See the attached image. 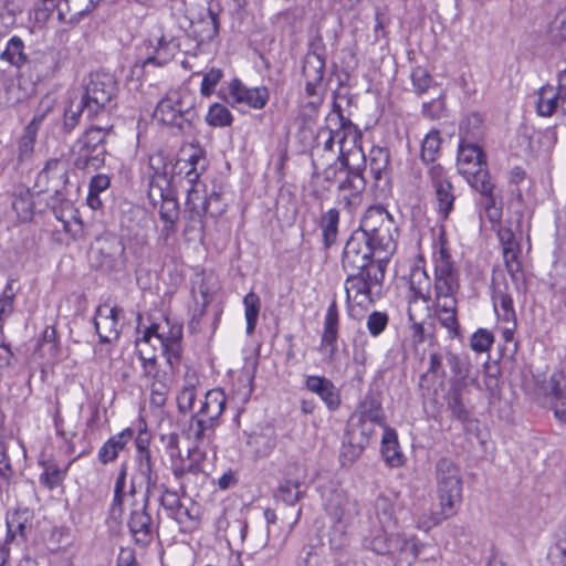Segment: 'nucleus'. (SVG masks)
Returning a JSON list of instances; mask_svg holds the SVG:
<instances>
[{
  "mask_svg": "<svg viewBox=\"0 0 566 566\" xmlns=\"http://www.w3.org/2000/svg\"><path fill=\"white\" fill-rule=\"evenodd\" d=\"M481 134V118L469 116L460 125V144L458 148V172L485 200L484 206L491 221L501 218V207L497 205L495 185L493 184L480 146L474 143Z\"/></svg>",
  "mask_w": 566,
  "mask_h": 566,
  "instance_id": "obj_1",
  "label": "nucleus"
},
{
  "mask_svg": "<svg viewBox=\"0 0 566 566\" xmlns=\"http://www.w3.org/2000/svg\"><path fill=\"white\" fill-rule=\"evenodd\" d=\"M376 251L384 253V259L396 249L398 228L394 217L382 206H371L364 213L359 228Z\"/></svg>",
  "mask_w": 566,
  "mask_h": 566,
  "instance_id": "obj_2",
  "label": "nucleus"
},
{
  "mask_svg": "<svg viewBox=\"0 0 566 566\" xmlns=\"http://www.w3.org/2000/svg\"><path fill=\"white\" fill-rule=\"evenodd\" d=\"M227 397L221 389H211L206 392L200 408L195 412L187 426L184 428V434L189 441L205 443L209 441L219 424V419L226 408Z\"/></svg>",
  "mask_w": 566,
  "mask_h": 566,
  "instance_id": "obj_3",
  "label": "nucleus"
},
{
  "mask_svg": "<svg viewBox=\"0 0 566 566\" xmlns=\"http://www.w3.org/2000/svg\"><path fill=\"white\" fill-rule=\"evenodd\" d=\"M154 117L180 132L190 129L197 117L193 95L186 88L168 92L158 102Z\"/></svg>",
  "mask_w": 566,
  "mask_h": 566,
  "instance_id": "obj_4",
  "label": "nucleus"
},
{
  "mask_svg": "<svg viewBox=\"0 0 566 566\" xmlns=\"http://www.w3.org/2000/svg\"><path fill=\"white\" fill-rule=\"evenodd\" d=\"M118 85L109 73H92L84 86L81 101L87 109V118L108 114L116 105Z\"/></svg>",
  "mask_w": 566,
  "mask_h": 566,
  "instance_id": "obj_5",
  "label": "nucleus"
},
{
  "mask_svg": "<svg viewBox=\"0 0 566 566\" xmlns=\"http://www.w3.org/2000/svg\"><path fill=\"white\" fill-rule=\"evenodd\" d=\"M385 265H371L365 270L347 272L345 292L347 302H354L360 307H367L378 296L385 279Z\"/></svg>",
  "mask_w": 566,
  "mask_h": 566,
  "instance_id": "obj_6",
  "label": "nucleus"
},
{
  "mask_svg": "<svg viewBox=\"0 0 566 566\" xmlns=\"http://www.w3.org/2000/svg\"><path fill=\"white\" fill-rule=\"evenodd\" d=\"M439 505L455 514L462 502V475L459 465L449 458H441L434 467Z\"/></svg>",
  "mask_w": 566,
  "mask_h": 566,
  "instance_id": "obj_7",
  "label": "nucleus"
},
{
  "mask_svg": "<svg viewBox=\"0 0 566 566\" xmlns=\"http://www.w3.org/2000/svg\"><path fill=\"white\" fill-rule=\"evenodd\" d=\"M181 338L182 326L165 318L161 323L151 324L145 331L144 336L137 339V342L147 346L153 340L157 342L161 353L166 357V363L171 370L175 371L181 358Z\"/></svg>",
  "mask_w": 566,
  "mask_h": 566,
  "instance_id": "obj_8",
  "label": "nucleus"
},
{
  "mask_svg": "<svg viewBox=\"0 0 566 566\" xmlns=\"http://www.w3.org/2000/svg\"><path fill=\"white\" fill-rule=\"evenodd\" d=\"M433 263L436 301L457 298L455 295L460 287L459 272L444 243H440L434 251Z\"/></svg>",
  "mask_w": 566,
  "mask_h": 566,
  "instance_id": "obj_9",
  "label": "nucleus"
},
{
  "mask_svg": "<svg viewBox=\"0 0 566 566\" xmlns=\"http://www.w3.org/2000/svg\"><path fill=\"white\" fill-rule=\"evenodd\" d=\"M380 254L369 244L368 239L364 237L357 229L347 240L343 255L342 266L345 272H356V270H365L371 265H385L382 259H374V255Z\"/></svg>",
  "mask_w": 566,
  "mask_h": 566,
  "instance_id": "obj_10",
  "label": "nucleus"
},
{
  "mask_svg": "<svg viewBox=\"0 0 566 566\" xmlns=\"http://www.w3.org/2000/svg\"><path fill=\"white\" fill-rule=\"evenodd\" d=\"M182 187L187 191L186 207L191 213L192 220H201L206 214L218 217L223 212L221 207L212 208L213 201L220 200V193L212 191L209 196L206 191V185L197 179L193 182H185Z\"/></svg>",
  "mask_w": 566,
  "mask_h": 566,
  "instance_id": "obj_11",
  "label": "nucleus"
},
{
  "mask_svg": "<svg viewBox=\"0 0 566 566\" xmlns=\"http://www.w3.org/2000/svg\"><path fill=\"white\" fill-rule=\"evenodd\" d=\"M328 122L336 120L338 128L333 129L329 126L322 127L317 132L315 150H323L326 153L334 151V145H339V150L344 149V144L348 135H357L356 126L348 119L345 118L342 108L335 105L334 112L327 117Z\"/></svg>",
  "mask_w": 566,
  "mask_h": 566,
  "instance_id": "obj_12",
  "label": "nucleus"
},
{
  "mask_svg": "<svg viewBox=\"0 0 566 566\" xmlns=\"http://www.w3.org/2000/svg\"><path fill=\"white\" fill-rule=\"evenodd\" d=\"M427 177L434 193L438 213L442 219H448L455 201L448 171L440 164H433L428 168Z\"/></svg>",
  "mask_w": 566,
  "mask_h": 566,
  "instance_id": "obj_13",
  "label": "nucleus"
},
{
  "mask_svg": "<svg viewBox=\"0 0 566 566\" xmlns=\"http://www.w3.org/2000/svg\"><path fill=\"white\" fill-rule=\"evenodd\" d=\"M538 396L551 406L555 417L566 422V374L556 369L543 380L537 381Z\"/></svg>",
  "mask_w": 566,
  "mask_h": 566,
  "instance_id": "obj_14",
  "label": "nucleus"
},
{
  "mask_svg": "<svg viewBox=\"0 0 566 566\" xmlns=\"http://www.w3.org/2000/svg\"><path fill=\"white\" fill-rule=\"evenodd\" d=\"M67 184L69 169L66 164L61 159L52 158L38 174L34 187L39 192L52 193L56 200L62 201Z\"/></svg>",
  "mask_w": 566,
  "mask_h": 566,
  "instance_id": "obj_15",
  "label": "nucleus"
},
{
  "mask_svg": "<svg viewBox=\"0 0 566 566\" xmlns=\"http://www.w3.org/2000/svg\"><path fill=\"white\" fill-rule=\"evenodd\" d=\"M338 328L339 314L337 302L336 298L334 297L331 304L328 305L324 317V328L318 346V352L322 355L323 361L326 365L333 367H335L336 365V355L338 350Z\"/></svg>",
  "mask_w": 566,
  "mask_h": 566,
  "instance_id": "obj_16",
  "label": "nucleus"
},
{
  "mask_svg": "<svg viewBox=\"0 0 566 566\" xmlns=\"http://www.w3.org/2000/svg\"><path fill=\"white\" fill-rule=\"evenodd\" d=\"M149 504H145L140 507L134 509L130 512L128 521L129 532L135 543L142 547L148 546L158 533V526L155 524L151 515L149 514Z\"/></svg>",
  "mask_w": 566,
  "mask_h": 566,
  "instance_id": "obj_17",
  "label": "nucleus"
},
{
  "mask_svg": "<svg viewBox=\"0 0 566 566\" xmlns=\"http://www.w3.org/2000/svg\"><path fill=\"white\" fill-rule=\"evenodd\" d=\"M96 0H56L52 9H45L38 18L48 19L56 14L59 22L74 24L93 10Z\"/></svg>",
  "mask_w": 566,
  "mask_h": 566,
  "instance_id": "obj_18",
  "label": "nucleus"
},
{
  "mask_svg": "<svg viewBox=\"0 0 566 566\" xmlns=\"http://www.w3.org/2000/svg\"><path fill=\"white\" fill-rule=\"evenodd\" d=\"M344 175L337 185L338 200L344 207L352 209L361 202L366 179L364 175H359V166L352 167L350 171Z\"/></svg>",
  "mask_w": 566,
  "mask_h": 566,
  "instance_id": "obj_19",
  "label": "nucleus"
},
{
  "mask_svg": "<svg viewBox=\"0 0 566 566\" xmlns=\"http://www.w3.org/2000/svg\"><path fill=\"white\" fill-rule=\"evenodd\" d=\"M156 499L165 510L168 517L175 520L179 525L189 527L196 522L192 510L185 506L177 492L170 490L167 485L157 493Z\"/></svg>",
  "mask_w": 566,
  "mask_h": 566,
  "instance_id": "obj_20",
  "label": "nucleus"
},
{
  "mask_svg": "<svg viewBox=\"0 0 566 566\" xmlns=\"http://www.w3.org/2000/svg\"><path fill=\"white\" fill-rule=\"evenodd\" d=\"M229 96L234 104H245L254 109H262L269 102L270 92L265 86L247 87L238 78L229 85Z\"/></svg>",
  "mask_w": 566,
  "mask_h": 566,
  "instance_id": "obj_21",
  "label": "nucleus"
},
{
  "mask_svg": "<svg viewBox=\"0 0 566 566\" xmlns=\"http://www.w3.org/2000/svg\"><path fill=\"white\" fill-rule=\"evenodd\" d=\"M33 512L29 509H17L9 513L6 518L8 543H24L32 532Z\"/></svg>",
  "mask_w": 566,
  "mask_h": 566,
  "instance_id": "obj_22",
  "label": "nucleus"
},
{
  "mask_svg": "<svg viewBox=\"0 0 566 566\" xmlns=\"http://www.w3.org/2000/svg\"><path fill=\"white\" fill-rule=\"evenodd\" d=\"M193 446L188 448L187 455L182 457L179 454L176 460L172 461L171 471L176 479L180 480L186 474H199L205 472L206 451L202 450L199 443L192 441Z\"/></svg>",
  "mask_w": 566,
  "mask_h": 566,
  "instance_id": "obj_23",
  "label": "nucleus"
},
{
  "mask_svg": "<svg viewBox=\"0 0 566 566\" xmlns=\"http://www.w3.org/2000/svg\"><path fill=\"white\" fill-rule=\"evenodd\" d=\"M220 10H214L209 7L203 15L190 22L189 35L197 42L198 45L209 43L218 36L220 31Z\"/></svg>",
  "mask_w": 566,
  "mask_h": 566,
  "instance_id": "obj_24",
  "label": "nucleus"
},
{
  "mask_svg": "<svg viewBox=\"0 0 566 566\" xmlns=\"http://www.w3.org/2000/svg\"><path fill=\"white\" fill-rule=\"evenodd\" d=\"M492 301L497 317L515 326L516 314L513 306L512 292L505 280L493 279Z\"/></svg>",
  "mask_w": 566,
  "mask_h": 566,
  "instance_id": "obj_25",
  "label": "nucleus"
},
{
  "mask_svg": "<svg viewBox=\"0 0 566 566\" xmlns=\"http://www.w3.org/2000/svg\"><path fill=\"white\" fill-rule=\"evenodd\" d=\"M120 312L119 308L107 305L97 308L94 325L101 343H111L118 338V315Z\"/></svg>",
  "mask_w": 566,
  "mask_h": 566,
  "instance_id": "obj_26",
  "label": "nucleus"
},
{
  "mask_svg": "<svg viewBox=\"0 0 566 566\" xmlns=\"http://www.w3.org/2000/svg\"><path fill=\"white\" fill-rule=\"evenodd\" d=\"M305 387L308 391L316 394L334 411L340 406V394L334 382L322 376H307Z\"/></svg>",
  "mask_w": 566,
  "mask_h": 566,
  "instance_id": "obj_27",
  "label": "nucleus"
},
{
  "mask_svg": "<svg viewBox=\"0 0 566 566\" xmlns=\"http://www.w3.org/2000/svg\"><path fill=\"white\" fill-rule=\"evenodd\" d=\"M137 472L145 484L143 500L145 504L150 503V500L155 499L157 493L163 490L166 484L159 482V474L155 469V462L153 458L144 457L143 459L138 460Z\"/></svg>",
  "mask_w": 566,
  "mask_h": 566,
  "instance_id": "obj_28",
  "label": "nucleus"
},
{
  "mask_svg": "<svg viewBox=\"0 0 566 566\" xmlns=\"http://www.w3.org/2000/svg\"><path fill=\"white\" fill-rule=\"evenodd\" d=\"M325 72L324 46L318 42L311 44V50L306 53L303 62V75L305 80L314 83H322Z\"/></svg>",
  "mask_w": 566,
  "mask_h": 566,
  "instance_id": "obj_29",
  "label": "nucleus"
},
{
  "mask_svg": "<svg viewBox=\"0 0 566 566\" xmlns=\"http://www.w3.org/2000/svg\"><path fill=\"white\" fill-rule=\"evenodd\" d=\"M212 289L208 285L205 277H202L197 285L192 287L193 306L191 308V319L189 322V328L191 331H198L200 328L201 319L206 313V308L212 300Z\"/></svg>",
  "mask_w": 566,
  "mask_h": 566,
  "instance_id": "obj_30",
  "label": "nucleus"
},
{
  "mask_svg": "<svg viewBox=\"0 0 566 566\" xmlns=\"http://www.w3.org/2000/svg\"><path fill=\"white\" fill-rule=\"evenodd\" d=\"M133 437L134 430L130 428H126L122 432L111 437L98 450L97 458L99 462L107 464L115 461L118 458L119 452L125 449Z\"/></svg>",
  "mask_w": 566,
  "mask_h": 566,
  "instance_id": "obj_31",
  "label": "nucleus"
},
{
  "mask_svg": "<svg viewBox=\"0 0 566 566\" xmlns=\"http://www.w3.org/2000/svg\"><path fill=\"white\" fill-rule=\"evenodd\" d=\"M353 416L386 424L380 394L369 390L358 403Z\"/></svg>",
  "mask_w": 566,
  "mask_h": 566,
  "instance_id": "obj_32",
  "label": "nucleus"
},
{
  "mask_svg": "<svg viewBox=\"0 0 566 566\" xmlns=\"http://www.w3.org/2000/svg\"><path fill=\"white\" fill-rule=\"evenodd\" d=\"M366 158L369 171L376 182L389 179L390 153L387 148L374 146Z\"/></svg>",
  "mask_w": 566,
  "mask_h": 566,
  "instance_id": "obj_33",
  "label": "nucleus"
},
{
  "mask_svg": "<svg viewBox=\"0 0 566 566\" xmlns=\"http://www.w3.org/2000/svg\"><path fill=\"white\" fill-rule=\"evenodd\" d=\"M96 251L102 256L101 264L113 268L124 255L125 247L117 237L106 235L97 240Z\"/></svg>",
  "mask_w": 566,
  "mask_h": 566,
  "instance_id": "obj_34",
  "label": "nucleus"
},
{
  "mask_svg": "<svg viewBox=\"0 0 566 566\" xmlns=\"http://www.w3.org/2000/svg\"><path fill=\"white\" fill-rule=\"evenodd\" d=\"M106 149L73 147V164L81 170H97L105 163Z\"/></svg>",
  "mask_w": 566,
  "mask_h": 566,
  "instance_id": "obj_35",
  "label": "nucleus"
},
{
  "mask_svg": "<svg viewBox=\"0 0 566 566\" xmlns=\"http://www.w3.org/2000/svg\"><path fill=\"white\" fill-rule=\"evenodd\" d=\"M457 298L436 301L437 315L440 324L448 329L449 336L459 335V322L457 318Z\"/></svg>",
  "mask_w": 566,
  "mask_h": 566,
  "instance_id": "obj_36",
  "label": "nucleus"
},
{
  "mask_svg": "<svg viewBox=\"0 0 566 566\" xmlns=\"http://www.w3.org/2000/svg\"><path fill=\"white\" fill-rule=\"evenodd\" d=\"M179 172L185 170V182H193L200 179L206 170L205 151L201 148H195L187 159H179L177 163Z\"/></svg>",
  "mask_w": 566,
  "mask_h": 566,
  "instance_id": "obj_37",
  "label": "nucleus"
},
{
  "mask_svg": "<svg viewBox=\"0 0 566 566\" xmlns=\"http://www.w3.org/2000/svg\"><path fill=\"white\" fill-rule=\"evenodd\" d=\"M339 224V211L336 208H331L322 213L319 218V229L322 230L323 245L329 249L337 241Z\"/></svg>",
  "mask_w": 566,
  "mask_h": 566,
  "instance_id": "obj_38",
  "label": "nucleus"
},
{
  "mask_svg": "<svg viewBox=\"0 0 566 566\" xmlns=\"http://www.w3.org/2000/svg\"><path fill=\"white\" fill-rule=\"evenodd\" d=\"M381 454L385 462L391 468H398L403 464V454L400 451L397 434L394 430L386 428L381 439Z\"/></svg>",
  "mask_w": 566,
  "mask_h": 566,
  "instance_id": "obj_39",
  "label": "nucleus"
},
{
  "mask_svg": "<svg viewBox=\"0 0 566 566\" xmlns=\"http://www.w3.org/2000/svg\"><path fill=\"white\" fill-rule=\"evenodd\" d=\"M179 49V42L174 36L167 39L166 35H161L158 41V46L154 55L148 56L144 62L143 66L154 64L157 66L165 65Z\"/></svg>",
  "mask_w": 566,
  "mask_h": 566,
  "instance_id": "obj_40",
  "label": "nucleus"
},
{
  "mask_svg": "<svg viewBox=\"0 0 566 566\" xmlns=\"http://www.w3.org/2000/svg\"><path fill=\"white\" fill-rule=\"evenodd\" d=\"M377 426L385 427L386 424L364 418H355V416L352 415L346 432L368 446L376 433Z\"/></svg>",
  "mask_w": 566,
  "mask_h": 566,
  "instance_id": "obj_41",
  "label": "nucleus"
},
{
  "mask_svg": "<svg viewBox=\"0 0 566 566\" xmlns=\"http://www.w3.org/2000/svg\"><path fill=\"white\" fill-rule=\"evenodd\" d=\"M137 355L142 361L143 376L151 381L166 378L158 367L156 355L147 349V345L136 340Z\"/></svg>",
  "mask_w": 566,
  "mask_h": 566,
  "instance_id": "obj_42",
  "label": "nucleus"
},
{
  "mask_svg": "<svg viewBox=\"0 0 566 566\" xmlns=\"http://www.w3.org/2000/svg\"><path fill=\"white\" fill-rule=\"evenodd\" d=\"M10 449H19L24 453L19 441H0V488H4L7 490L13 478V470L8 454Z\"/></svg>",
  "mask_w": 566,
  "mask_h": 566,
  "instance_id": "obj_43",
  "label": "nucleus"
},
{
  "mask_svg": "<svg viewBox=\"0 0 566 566\" xmlns=\"http://www.w3.org/2000/svg\"><path fill=\"white\" fill-rule=\"evenodd\" d=\"M554 86L545 85L537 92L536 111L539 116L549 117L559 108V98Z\"/></svg>",
  "mask_w": 566,
  "mask_h": 566,
  "instance_id": "obj_44",
  "label": "nucleus"
},
{
  "mask_svg": "<svg viewBox=\"0 0 566 566\" xmlns=\"http://www.w3.org/2000/svg\"><path fill=\"white\" fill-rule=\"evenodd\" d=\"M35 72L36 81L50 78L54 75L57 67V60L53 52H41L36 57L28 61Z\"/></svg>",
  "mask_w": 566,
  "mask_h": 566,
  "instance_id": "obj_45",
  "label": "nucleus"
},
{
  "mask_svg": "<svg viewBox=\"0 0 566 566\" xmlns=\"http://www.w3.org/2000/svg\"><path fill=\"white\" fill-rule=\"evenodd\" d=\"M111 128L93 125L76 140L73 147H82L86 149L105 148V140Z\"/></svg>",
  "mask_w": 566,
  "mask_h": 566,
  "instance_id": "obj_46",
  "label": "nucleus"
},
{
  "mask_svg": "<svg viewBox=\"0 0 566 566\" xmlns=\"http://www.w3.org/2000/svg\"><path fill=\"white\" fill-rule=\"evenodd\" d=\"M374 511L381 528L389 530L396 525L395 506L390 497L378 495L374 503Z\"/></svg>",
  "mask_w": 566,
  "mask_h": 566,
  "instance_id": "obj_47",
  "label": "nucleus"
},
{
  "mask_svg": "<svg viewBox=\"0 0 566 566\" xmlns=\"http://www.w3.org/2000/svg\"><path fill=\"white\" fill-rule=\"evenodd\" d=\"M0 59L18 69L25 65L28 63V57L24 53L23 41L17 35L12 36L7 44L6 50L0 54Z\"/></svg>",
  "mask_w": 566,
  "mask_h": 566,
  "instance_id": "obj_48",
  "label": "nucleus"
},
{
  "mask_svg": "<svg viewBox=\"0 0 566 566\" xmlns=\"http://www.w3.org/2000/svg\"><path fill=\"white\" fill-rule=\"evenodd\" d=\"M409 286L413 292L415 300L422 298L426 302L430 300L431 282L424 269H412L409 279Z\"/></svg>",
  "mask_w": 566,
  "mask_h": 566,
  "instance_id": "obj_49",
  "label": "nucleus"
},
{
  "mask_svg": "<svg viewBox=\"0 0 566 566\" xmlns=\"http://www.w3.org/2000/svg\"><path fill=\"white\" fill-rule=\"evenodd\" d=\"M337 163L340 164V168H344L345 172L350 171V168L354 166H359V175H364L367 158L361 147H353L347 151L340 149Z\"/></svg>",
  "mask_w": 566,
  "mask_h": 566,
  "instance_id": "obj_50",
  "label": "nucleus"
},
{
  "mask_svg": "<svg viewBox=\"0 0 566 566\" xmlns=\"http://www.w3.org/2000/svg\"><path fill=\"white\" fill-rule=\"evenodd\" d=\"M248 443L256 457L265 458L274 450L276 446V438L272 431L254 433L250 436Z\"/></svg>",
  "mask_w": 566,
  "mask_h": 566,
  "instance_id": "obj_51",
  "label": "nucleus"
},
{
  "mask_svg": "<svg viewBox=\"0 0 566 566\" xmlns=\"http://www.w3.org/2000/svg\"><path fill=\"white\" fill-rule=\"evenodd\" d=\"M520 247L503 249V259L507 273L510 274L515 289H518L520 281L523 280L524 273L522 262L518 258Z\"/></svg>",
  "mask_w": 566,
  "mask_h": 566,
  "instance_id": "obj_52",
  "label": "nucleus"
},
{
  "mask_svg": "<svg viewBox=\"0 0 566 566\" xmlns=\"http://www.w3.org/2000/svg\"><path fill=\"white\" fill-rule=\"evenodd\" d=\"M367 444L346 432L340 450V460L344 465L354 463L364 452Z\"/></svg>",
  "mask_w": 566,
  "mask_h": 566,
  "instance_id": "obj_53",
  "label": "nucleus"
},
{
  "mask_svg": "<svg viewBox=\"0 0 566 566\" xmlns=\"http://www.w3.org/2000/svg\"><path fill=\"white\" fill-rule=\"evenodd\" d=\"M243 305L247 321V334L251 335L255 329L261 308L260 296L254 292L248 293L243 298Z\"/></svg>",
  "mask_w": 566,
  "mask_h": 566,
  "instance_id": "obj_54",
  "label": "nucleus"
},
{
  "mask_svg": "<svg viewBox=\"0 0 566 566\" xmlns=\"http://www.w3.org/2000/svg\"><path fill=\"white\" fill-rule=\"evenodd\" d=\"M399 539L394 534H388L387 530L382 528V532L375 535L370 541V549L378 555L391 554L398 548Z\"/></svg>",
  "mask_w": 566,
  "mask_h": 566,
  "instance_id": "obj_55",
  "label": "nucleus"
},
{
  "mask_svg": "<svg viewBox=\"0 0 566 566\" xmlns=\"http://www.w3.org/2000/svg\"><path fill=\"white\" fill-rule=\"evenodd\" d=\"M126 478H127V465L122 464L118 475L114 485V497L111 505V513L115 516H120L123 513V503L125 496V486H126Z\"/></svg>",
  "mask_w": 566,
  "mask_h": 566,
  "instance_id": "obj_56",
  "label": "nucleus"
},
{
  "mask_svg": "<svg viewBox=\"0 0 566 566\" xmlns=\"http://www.w3.org/2000/svg\"><path fill=\"white\" fill-rule=\"evenodd\" d=\"M14 282V279H9L0 296V328L3 327L4 321L14 311V300L17 295Z\"/></svg>",
  "mask_w": 566,
  "mask_h": 566,
  "instance_id": "obj_57",
  "label": "nucleus"
},
{
  "mask_svg": "<svg viewBox=\"0 0 566 566\" xmlns=\"http://www.w3.org/2000/svg\"><path fill=\"white\" fill-rule=\"evenodd\" d=\"M42 465L43 472L40 475V482L49 490H53L59 486L65 478V471L52 461H45Z\"/></svg>",
  "mask_w": 566,
  "mask_h": 566,
  "instance_id": "obj_58",
  "label": "nucleus"
},
{
  "mask_svg": "<svg viewBox=\"0 0 566 566\" xmlns=\"http://www.w3.org/2000/svg\"><path fill=\"white\" fill-rule=\"evenodd\" d=\"M301 486L300 481L285 480L277 488L276 499L287 505H294L302 497Z\"/></svg>",
  "mask_w": 566,
  "mask_h": 566,
  "instance_id": "obj_59",
  "label": "nucleus"
},
{
  "mask_svg": "<svg viewBox=\"0 0 566 566\" xmlns=\"http://www.w3.org/2000/svg\"><path fill=\"white\" fill-rule=\"evenodd\" d=\"M441 146L440 133L436 129L429 132L422 140L420 157L424 163H433Z\"/></svg>",
  "mask_w": 566,
  "mask_h": 566,
  "instance_id": "obj_60",
  "label": "nucleus"
},
{
  "mask_svg": "<svg viewBox=\"0 0 566 566\" xmlns=\"http://www.w3.org/2000/svg\"><path fill=\"white\" fill-rule=\"evenodd\" d=\"M232 115L230 111L222 104L216 103L210 106L206 120L210 126L224 127L232 123Z\"/></svg>",
  "mask_w": 566,
  "mask_h": 566,
  "instance_id": "obj_61",
  "label": "nucleus"
},
{
  "mask_svg": "<svg viewBox=\"0 0 566 566\" xmlns=\"http://www.w3.org/2000/svg\"><path fill=\"white\" fill-rule=\"evenodd\" d=\"M548 34L553 42H566V7L562 9L549 23Z\"/></svg>",
  "mask_w": 566,
  "mask_h": 566,
  "instance_id": "obj_62",
  "label": "nucleus"
},
{
  "mask_svg": "<svg viewBox=\"0 0 566 566\" xmlns=\"http://www.w3.org/2000/svg\"><path fill=\"white\" fill-rule=\"evenodd\" d=\"M82 114L87 116V109L84 103L81 99L77 104L71 103L69 108L64 112L63 127L66 133H71L78 125Z\"/></svg>",
  "mask_w": 566,
  "mask_h": 566,
  "instance_id": "obj_63",
  "label": "nucleus"
},
{
  "mask_svg": "<svg viewBox=\"0 0 566 566\" xmlns=\"http://www.w3.org/2000/svg\"><path fill=\"white\" fill-rule=\"evenodd\" d=\"M38 133L31 128H24L18 144V159L20 163L29 159L34 150Z\"/></svg>",
  "mask_w": 566,
  "mask_h": 566,
  "instance_id": "obj_64",
  "label": "nucleus"
}]
</instances>
